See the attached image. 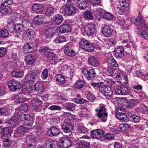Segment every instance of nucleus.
<instances>
[{
    "label": "nucleus",
    "mask_w": 148,
    "mask_h": 148,
    "mask_svg": "<svg viewBox=\"0 0 148 148\" xmlns=\"http://www.w3.org/2000/svg\"><path fill=\"white\" fill-rule=\"evenodd\" d=\"M76 40L79 43L80 47L82 49L88 52L93 51V45L88 40L82 38H77Z\"/></svg>",
    "instance_id": "obj_1"
},
{
    "label": "nucleus",
    "mask_w": 148,
    "mask_h": 148,
    "mask_svg": "<svg viewBox=\"0 0 148 148\" xmlns=\"http://www.w3.org/2000/svg\"><path fill=\"white\" fill-rule=\"evenodd\" d=\"M106 110V108L102 105H100L95 110L96 113L95 114V116L99 119L101 121L104 122L107 120L108 116V113Z\"/></svg>",
    "instance_id": "obj_2"
},
{
    "label": "nucleus",
    "mask_w": 148,
    "mask_h": 148,
    "mask_svg": "<svg viewBox=\"0 0 148 148\" xmlns=\"http://www.w3.org/2000/svg\"><path fill=\"white\" fill-rule=\"evenodd\" d=\"M131 21L136 25L141 27L145 28L147 27V25L146 24L144 18L140 14H139L138 17L136 18L134 17L132 18Z\"/></svg>",
    "instance_id": "obj_3"
},
{
    "label": "nucleus",
    "mask_w": 148,
    "mask_h": 148,
    "mask_svg": "<svg viewBox=\"0 0 148 148\" xmlns=\"http://www.w3.org/2000/svg\"><path fill=\"white\" fill-rule=\"evenodd\" d=\"M78 10L73 4H68L67 2L66 3L65 12L68 16H73L78 12Z\"/></svg>",
    "instance_id": "obj_4"
},
{
    "label": "nucleus",
    "mask_w": 148,
    "mask_h": 148,
    "mask_svg": "<svg viewBox=\"0 0 148 148\" xmlns=\"http://www.w3.org/2000/svg\"><path fill=\"white\" fill-rule=\"evenodd\" d=\"M59 143L61 147L68 148L72 144L73 141L70 138L67 137H63L60 139Z\"/></svg>",
    "instance_id": "obj_5"
},
{
    "label": "nucleus",
    "mask_w": 148,
    "mask_h": 148,
    "mask_svg": "<svg viewBox=\"0 0 148 148\" xmlns=\"http://www.w3.org/2000/svg\"><path fill=\"white\" fill-rule=\"evenodd\" d=\"M84 31L88 36H92L96 33V26L93 24H88L86 26Z\"/></svg>",
    "instance_id": "obj_6"
},
{
    "label": "nucleus",
    "mask_w": 148,
    "mask_h": 148,
    "mask_svg": "<svg viewBox=\"0 0 148 148\" xmlns=\"http://www.w3.org/2000/svg\"><path fill=\"white\" fill-rule=\"evenodd\" d=\"M61 129L63 132L68 133V135L67 136H69L71 133V130H73V127L72 125L68 122H64L61 125Z\"/></svg>",
    "instance_id": "obj_7"
},
{
    "label": "nucleus",
    "mask_w": 148,
    "mask_h": 148,
    "mask_svg": "<svg viewBox=\"0 0 148 148\" xmlns=\"http://www.w3.org/2000/svg\"><path fill=\"white\" fill-rule=\"evenodd\" d=\"M100 89L101 92L106 97H110L113 95V90L109 86L103 85Z\"/></svg>",
    "instance_id": "obj_8"
},
{
    "label": "nucleus",
    "mask_w": 148,
    "mask_h": 148,
    "mask_svg": "<svg viewBox=\"0 0 148 148\" xmlns=\"http://www.w3.org/2000/svg\"><path fill=\"white\" fill-rule=\"evenodd\" d=\"M102 33L106 37H110L113 35V30L110 26L105 25L102 28Z\"/></svg>",
    "instance_id": "obj_9"
},
{
    "label": "nucleus",
    "mask_w": 148,
    "mask_h": 148,
    "mask_svg": "<svg viewBox=\"0 0 148 148\" xmlns=\"http://www.w3.org/2000/svg\"><path fill=\"white\" fill-rule=\"evenodd\" d=\"M82 74L88 80H90L95 77L96 75V73L93 69L89 70L84 69L82 71Z\"/></svg>",
    "instance_id": "obj_10"
},
{
    "label": "nucleus",
    "mask_w": 148,
    "mask_h": 148,
    "mask_svg": "<svg viewBox=\"0 0 148 148\" xmlns=\"http://www.w3.org/2000/svg\"><path fill=\"white\" fill-rule=\"evenodd\" d=\"M18 119V112H15L11 118L7 121V123L10 125L12 128L15 126L17 124V120Z\"/></svg>",
    "instance_id": "obj_11"
},
{
    "label": "nucleus",
    "mask_w": 148,
    "mask_h": 148,
    "mask_svg": "<svg viewBox=\"0 0 148 148\" xmlns=\"http://www.w3.org/2000/svg\"><path fill=\"white\" fill-rule=\"evenodd\" d=\"M105 132L100 129H97L92 131L91 132V136L92 138L97 139H100Z\"/></svg>",
    "instance_id": "obj_12"
},
{
    "label": "nucleus",
    "mask_w": 148,
    "mask_h": 148,
    "mask_svg": "<svg viewBox=\"0 0 148 148\" xmlns=\"http://www.w3.org/2000/svg\"><path fill=\"white\" fill-rule=\"evenodd\" d=\"M36 45L35 43L33 42L25 44L23 46L24 52L26 53H31L33 51L34 47Z\"/></svg>",
    "instance_id": "obj_13"
},
{
    "label": "nucleus",
    "mask_w": 148,
    "mask_h": 148,
    "mask_svg": "<svg viewBox=\"0 0 148 148\" xmlns=\"http://www.w3.org/2000/svg\"><path fill=\"white\" fill-rule=\"evenodd\" d=\"M60 133V129L56 127L52 126L47 132V134L49 136H57Z\"/></svg>",
    "instance_id": "obj_14"
},
{
    "label": "nucleus",
    "mask_w": 148,
    "mask_h": 148,
    "mask_svg": "<svg viewBox=\"0 0 148 148\" xmlns=\"http://www.w3.org/2000/svg\"><path fill=\"white\" fill-rule=\"evenodd\" d=\"M114 56L116 58H122L125 55L124 49L123 46H118L114 51Z\"/></svg>",
    "instance_id": "obj_15"
},
{
    "label": "nucleus",
    "mask_w": 148,
    "mask_h": 148,
    "mask_svg": "<svg viewBox=\"0 0 148 148\" xmlns=\"http://www.w3.org/2000/svg\"><path fill=\"white\" fill-rule=\"evenodd\" d=\"M8 84L9 88L12 91H16L18 89V82L15 80H11L9 81Z\"/></svg>",
    "instance_id": "obj_16"
},
{
    "label": "nucleus",
    "mask_w": 148,
    "mask_h": 148,
    "mask_svg": "<svg viewBox=\"0 0 148 148\" xmlns=\"http://www.w3.org/2000/svg\"><path fill=\"white\" fill-rule=\"evenodd\" d=\"M53 17V21L54 25L56 26L60 25L64 20L63 16L60 14H56Z\"/></svg>",
    "instance_id": "obj_17"
},
{
    "label": "nucleus",
    "mask_w": 148,
    "mask_h": 148,
    "mask_svg": "<svg viewBox=\"0 0 148 148\" xmlns=\"http://www.w3.org/2000/svg\"><path fill=\"white\" fill-rule=\"evenodd\" d=\"M56 30L54 28H49L45 32V36L47 38H51L55 35Z\"/></svg>",
    "instance_id": "obj_18"
},
{
    "label": "nucleus",
    "mask_w": 148,
    "mask_h": 148,
    "mask_svg": "<svg viewBox=\"0 0 148 148\" xmlns=\"http://www.w3.org/2000/svg\"><path fill=\"white\" fill-rule=\"evenodd\" d=\"M38 77L35 75H32L30 72H28L25 79V82L29 84L33 83L38 79Z\"/></svg>",
    "instance_id": "obj_19"
},
{
    "label": "nucleus",
    "mask_w": 148,
    "mask_h": 148,
    "mask_svg": "<svg viewBox=\"0 0 148 148\" xmlns=\"http://www.w3.org/2000/svg\"><path fill=\"white\" fill-rule=\"evenodd\" d=\"M21 121H24L27 124L30 123L32 122V118L28 114H22L20 116Z\"/></svg>",
    "instance_id": "obj_20"
},
{
    "label": "nucleus",
    "mask_w": 148,
    "mask_h": 148,
    "mask_svg": "<svg viewBox=\"0 0 148 148\" xmlns=\"http://www.w3.org/2000/svg\"><path fill=\"white\" fill-rule=\"evenodd\" d=\"M10 136L11 133L9 132V128L8 127H5L4 132L1 136L3 142H7L9 140Z\"/></svg>",
    "instance_id": "obj_21"
},
{
    "label": "nucleus",
    "mask_w": 148,
    "mask_h": 148,
    "mask_svg": "<svg viewBox=\"0 0 148 148\" xmlns=\"http://www.w3.org/2000/svg\"><path fill=\"white\" fill-rule=\"evenodd\" d=\"M88 0H77L76 4L77 7L82 10H84L87 6Z\"/></svg>",
    "instance_id": "obj_22"
},
{
    "label": "nucleus",
    "mask_w": 148,
    "mask_h": 148,
    "mask_svg": "<svg viewBox=\"0 0 148 148\" xmlns=\"http://www.w3.org/2000/svg\"><path fill=\"white\" fill-rule=\"evenodd\" d=\"M46 56L51 64H54L57 62L58 59L57 56L53 53L50 52L48 53L46 55Z\"/></svg>",
    "instance_id": "obj_23"
},
{
    "label": "nucleus",
    "mask_w": 148,
    "mask_h": 148,
    "mask_svg": "<svg viewBox=\"0 0 148 148\" xmlns=\"http://www.w3.org/2000/svg\"><path fill=\"white\" fill-rule=\"evenodd\" d=\"M26 142L28 143L27 144V147L30 148H34L35 146L36 142L35 140L31 135H29L26 137Z\"/></svg>",
    "instance_id": "obj_24"
},
{
    "label": "nucleus",
    "mask_w": 148,
    "mask_h": 148,
    "mask_svg": "<svg viewBox=\"0 0 148 148\" xmlns=\"http://www.w3.org/2000/svg\"><path fill=\"white\" fill-rule=\"evenodd\" d=\"M116 78L117 81L122 85L127 84L128 83V78L127 76H122L120 75H117Z\"/></svg>",
    "instance_id": "obj_25"
},
{
    "label": "nucleus",
    "mask_w": 148,
    "mask_h": 148,
    "mask_svg": "<svg viewBox=\"0 0 148 148\" xmlns=\"http://www.w3.org/2000/svg\"><path fill=\"white\" fill-rule=\"evenodd\" d=\"M47 148H58V145L56 142L51 139L47 140L45 142Z\"/></svg>",
    "instance_id": "obj_26"
},
{
    "label": "nucleus",
    "mask_w": 148,
    "mask_h": 148,
    "mask_svg": "<svg viewBox=\"0 0 148 148\" xmlns=\"http://www.w3.org/2000/svg\"><path fill=\"white\" fill-rule=\"evenodd\" d=\"M64 52L66 55L70 56H75V52L70 47L68 46L67 45H66L64 46Z\"/></svg>",
    "instance_id": "obj_27"
},
{
    "label": "nucleus",
    "mask_w": 148,
    "mask_h": 148,
    "mask_svg": "<svg viewBox=\"0 0 148 148\" xmlns=\"http://www.w3.org/2000/svg\"><path fill=\"white\" fill-rule=\"evenodd\" d=\"M45 19L44 16L41 15H38L36 16L34 18V22L35 24L40 25L42 24Z\"/></svg>",
    "instance_id": "obj_28"
},
{
    "label": "nucleus",
    "mask_w": 148,
    "mask_h": 148,
    "mask_svg": "<svg viewBox=\"0 0 148 148\" xmlns=\"http://www.w3.org/2000/svg\"><path fill=\"white\" fill-rule=\"evenodd\" d=\"M125 105L126 108H130L132 109L134 106L135 105V101L132 99L124 100Z\"/></svg>",
    "instance_id": "obj_29"
},
{
    "label": "nucleus",
    "mask_w": 148,
    "mask_h": 148,
    "mask_svg": "<svg viewBox=\"0 0 148 148\" xmlns=\"http://www.w3.org/2000/svg\"><path fill=\"white\" fill-rule=\"evenodd\" d=\"M32 8L33 11L37 13H40L43 10V5L41 4H36L33 5Z\"/></svg>",
    "instance_id": "obj_30"
},
{
    "label": "nucleus",
    "mask_w": 148,
    "mask_h": 148,
    "mask_svg": "<svg viewBox=\"0 0 148 148\" xmlns=\"http://www.w3.org/2000/svg\"><path fill=\"white\" fill-rule=\"evenodd\" d=\"M70 27L68 24H63L60 27L59 32L61 33H65L70 31Z\"/></svg>",
    "instance_id": "obj_31"
},
{
    "label": "nucleus",
    "mask_w": 148,
    "mask_h": 148,
    "mask_svg": "<svg viewBox=\"0 0 148 148\" xmlns=\"http://www.w3.org/2000/svg\"><path fill=\"white\" fill-rule=\"evenodd\" d=\"M34 87L35 90L38 93H41L44 90L43 84L41 82H37Z\"/></svg>",
    "instance_id": "obj_32"
},
{
    "label": "nucleus",
    "mask_w": 148,
    "mask_h": 148,
    "mask_svg": "<svg viewBox=\"0 0 148 148\" xmlns=\"http://www.w3.org/2000/svg\"><path fill=\"white\" fill-rule=\"evenodd\" d=\"M89 64L94 66L97 67L99 65V63L97 60L94 56H90L88 59Z\"/></svg>",
    "instance_id": "obj_33"
},
{
    "label": "nucleus",
    "mask_w": 148,
    "mask_h": 148,
    "mask_svg": "<svg viewBox=\"0 0 148 148\" xmlns=\"http://www.w3.org/2000/svg\"><path fill=\"white\" fill-rule=\"evenodd\" d=\"M0 12L4 14H9L12 13V10L9 7L6 6L0 8Z\"/></svg>",
    "instance_id": "obj_34"
},
{
    "label": "nucleus",
    "mask_w": 148,
    "mask_h": 148,
    "mask_svg": "<svg viewBox=\"0 0 148 148\" xmlns=\"http://www.w3.org/2000/svg\"><path fill=\"white\" fill-rule=\"evenodd\" d=\"M127 114L129 116V118L132 122L137 123L140 121L139 117L135 114H132L130 112H128Z\"/></svg>",
    "instance_id": "obj_35"
},
{
    "label": "nucleus",
    "mask_w": 148,
    "mask_h": 148,
    "mask_svg": "<svg viewBox=\"0 0 148 148\" xmlns=\"http://www.w3.org/2000/svg\"><path fill=\"white\" fill-rule=\"evenodd\" d=\"M107 62L112 66L117 67L118 64L116 61L112 57H110L107 58Z\"/></svg>",
    "instance_id": "obj_36"
},
{
    "label": "nucleus",
    "mask_w": 148,
    "mask_h": 148,
    "mask_svg": "<svg viewBox=\"0 0 148 148\" xmlns=\"http://www.w3.org/2000/svg\"><path fill=\"white\" fill-rule=\"evenodd\" d=\"M25 61L28 64H31L33 63L35 61L31 54H27L25 59Z\"/></svg>",
    "instance_id": "obj_37"
},
{
    "label": "nucleus",
    "mask_w": 148,
    "mask_h": 148,
    "mask_svg": "<svg viewBox=\"0 0 148 148\" xmlns=\"http://www.w3.org/2000/svg\"><path fill=\"white\" fill-rule=\"evenodd\" d=\"M117 117L122 122H127L129 120V116H127L125 114H117Z\"/></svg>",
    "instance_id": "obj_38"
},
{
    "label": "nucleus",
    "mask_w": 148,
    "mask_h": 148,
    "mask_svg": "<svg viewBox=\"0 0 148 148\" xmlns=\"http://www.w3.org/2000/svg\"><path fill=\"white\" fill-rule=\"evenodd\" d=\"M19 90H21V93L24 94L31 92L33 90L32 87L31 86H28L27 88L19 86Z\"/></svg>",
    "instance_id": "obj_39"
},
{
    "label": "nucleus",
    "mask_w": 148,
    "mask_h": 148,
    "mask_svg": "<svg viewBox=\"0 0 148 148\" xmlns=\"http://www.w3.org/2000/svg\"><path fill=\"white\" fill-rule=\"evenodd\" d=\"M127 109V108H126L124 104L122 107H118V110H116L115 111V113L116 114H125L126 110Z\"/></svg>",
    "instance_id": "obj_40"
},
{
    "label": "nucleus",
    "mask_w": 148,
    "mask_h": 148,
    "mask_svg": "<svg viewBox=\"0 0 148 148\" xmlns=\"http://www.w3.org/2000/svg\"><path fill=\"white\" fill-rule=\"evenodd\" d=\"M56 80L60 84H63L65 82L64 77L60 74H57L56 75Z\"/></svg>",
    "instance_id": "obj_41"
},
{
    "label": "nucleus",
    "mask_w": 148,
    "mask_h": 148,
    "mask_svg": "<svg viewBox=\"0 0 148 148\" xmlns=\"http://www.w3.org/2000/svg\"><path fill=\"white\" fill-rule=\"evenodd\" d=\"M135 31L139 36L143 38L147 39V37H148V34L142 31L141 29L138 28H136Z\"/></svg>",
    "instance_id": "obj_42"
},
{
    "label": "nucleus",
    "mask_w": 148,
    "mask_h": 148,
    "mask_svg": "<svg viewBox=\"0 0 148 148\" xmlns=\"http://www.w3.org/2000/svg\"><path fill=\"white\" fill-rule=\"evenodd\" d=\"M85 86L84 82L82 80H78L75 84V86L76 88L79 89Z\"/></svg>",
    "instance_id": "obj_43"
},
{
    "label": "nucleus",
    "mask_w": 148,
    "mask_h": 148,
    "mask_svg": "<svg viewBox=\"0 0 148 148\" xmlns=\"http://www.w3.org/2000/svg\"><path fill=\"white\" fill-rule=\"evenodd\" d=\"M66 40V38L64 36L57 37L53 40V42L56 43H61L65 42Z\"/></svg>",
    "instance_id": "obj_44"
},
{
    "label": "nucleus",
    "mask_w": 148,
    "mask_h": 148,
    "mask_svg": "<svg viewBox=\"0 0 148 148\" xmlns=\"http://www.w3.org/2000/svg\"><path fill=\"white\" fill-rule=\"evenodd\" d=\"M64 104L65 108L67 110L71 111L73 110L75 106V104L70 102L65 103Z\"/></svg>",
    "instance_id": "obj_45"
},
{
    "label": "nucleus",
    "mask_w": 148,
    "mask_h": 148,
    "mask_svg": "<svg viewBox=\"0 0 148 148\" xmlns=\"http://www.w3.org/2000/svg\"><path fill=\"white\" fill-rule=\"evenodd\" d=\"M76 131L78 133L84 134L86 131V128L82 125H79L76 127Z\"/></svg>",
    "instance_id": "obj_46"
},
{
    "label": "nucleus",
    "mask_w": 148,
    "mask_h": 148,
    "mask_svg": "<svg viewBox=\"0 0 148 148\" xmlns=\"http://www.w3.org/2000/svg\"><path fill=\"white\" fill-rule=\"evenodd\" d=\"M105 10L101 8H96L94 10V13L96 15L99 16H103Z\"/></svg>",
    "instance_id": "obj_47"
},
{
    "label": "nucleus",
    "mask_w": 148,
    "mask_h": 148,
    "mask_svg": "<svg viewBox=\"0 0 148 148\" xmlns=\"http://www.w3.org/2000/svg\"><path fill=\"white\" fill-rule=\"evenodd\" d=\"M114 16L113 15L111 14L109 12L105 11V13H104L103 15V18L108 20H110L112 19Z\"/></svg>",
    "instance_id": "obj_48"
},
{
    "label": "nucleus",
    "mask_w": 148,
    "mask_h": 148,
    "mask_svg": "<svg viewBox=\"0 0 148 148\" xmlns=\"http://www.w3.org/2000/svg\"><path fill=\"white\" fill-rule=\"evenodd\" d=\"M129 128L128 125L127 124H120L118 127V130L120 131H124L127 130Z\"/></svg>",
    "instance_id": "obj_49"
},
{
    "label": "nucleus",
    "mask_w": 148,
    "mask_h": 148,
    "mask_svg": "<svg viewBox=\"0 0 148 148\" xmlns=\"http://www.w3.org/2000/svg\"><path fill=\"white\" fill-rule=\"evenodd\" d=\"M8 31L6 29H0V37L2 38H6L9 35Z\"/></svg>",
    "instance_id": "obj_50"
},
{
    "label": "nucleus",
    "mask_w": 148,
    "mask_h": 148,
    "mask_svg": "<svg viewBox=\"0 0 148 148\" xmlns=\"http://www.w3.org/2000/svg\"><path fill=\"white\" fill-rule=\"evenodd\" d=\"M121 95H126L129 94L130 90L126 86H121Z\"/></svg>",
    "instance_id": "obj_51"
},
{
    "label": "nucleus",
    "mask_w": 148,
    "mask_h": 148,
    "mask_svg": "<svg viewBox=\"0 0 148 148\" xmlns=\"http://www.w3.org/2000/svg\"><path fill=\"white\" fill-rule=\"evenodd\" d=\"M108 86H111L114 88L117 84L113 79H107L106 81Z\"/></svg>",
    "instance_id": "obj_52"
},
{
    "label": "nucleus",
    "mask_w": 148,
    "mask_h": 148,
    "mask_svg": "<svg viewBox=\"0 0 148 148\" xmlns=\"http://www.w3.org/2000/svg\"><path fill=\"white\" fill-rule=\"evenodd\" d=\"M104 138L108 140H110L114 139V136L113 134L108 133L103 135Z\"/></svg>",
    "instance_id": "obj_53"
},
{
    "label": "nucleus",
    "mask_w": 148,
    "mask_h": 148,
    "mask_svg": "<svg viewBox=\"0 0 148 148\" xmlns=\"http://www.w3.org/2000/svg\"><path fill=\"white\" fill-rule=\"evenodd\" d=\"M79 145L82 148H88L90 144L87 141L82 140L79 143Z\"/></svg>",
    "instance_id": "obj_54"
},
{
    "label": "nucleus",
    "mask_w": 148,
    "mask_h": 148,
    "mask_svg": "<svg viewBox=\"0 0 148 148\" xmlns=\"http://www.w3.org/2000/svg\"><path fill=\"white\" fill-rule=\"evenodd\" d=\"M84 17L87 19L92 20L93 16L91 12L89 11H86L84 14Z\"/></svg>",
    "instance_id": "obj_55"
},
{
    "label": "nucleus",
    "mask_w": 148,
    "mask_h": 148,
    "mask_svg": "<svg viewBox=\"0 0 148 148\" xmlns=\"http://www.w3.org/2000/svg\"><path fill=\"white\" fill-rule=\"evenodd\" d=\"M103 83L102 82H100L99 83H91V85L92 86H93L95 88H99V91L101 92V88L103 86V85H102Z\"/></svg>",
    "instance_id": "obj_56"
},
{
    "label": "nucleus",
    "mask_w": 148,
    "mask_h": 148,
    "mask_svg": "<svg viewBox=\"0 0 148 148\" xmlns=\"http://www.w3.org/2000/svg\"><path fill=\"white\" fill-rule=\"evenodd\" d=\"M48 73L47 69H44L41 75V78L44 79H46L48 77Z\"/></svg>",
    "instance_id": "obj_57"
},
{
    "label": "nucleus",
    "mask_w": 148,
    "mask_h": 148,
    "mask_svg": "<svg viewBox=\"0 0 148 148\" xmlns=\"http://www.w3.org/2000/svg\"><path fill=\"white\" fill-rule=\"evenodd\" d=\"M121 86H120L117 84L116 86L114 87L113 89L117 95H121Z\"/></svg>",
    "instance_id": "obj_58"
},
{
    "label": "nucleus",
    "mask_w": 148,
    "mask_h": 148,
    "mask_svg": "<svg viewBox=\"0 0 148 148\" xmlns=\"http://www.w3.org/2000/svg\"><path fill=\"white\" fill-rule=\"evenodd\" d=\"M26 32L27 36L29 38H32L34 37V32L33 30L28 29L27 30Z\"/></svg>",
    "instance_id": "obj_59"
},
{
    "label": "nucleus",
    "mask_w": 148,
    "mask_h": 148,
    "mask_svg": "<svg viewBox=\"0 0 148 148\" xmlns=\"http://www.w3.org/2000/svg\"><path fill=\"white\" fill-rule=\"evenodd\" d=\"M74 101L76 103L80 104L86 103L88 102L86 100L81 98H75Z\"/></svg>",
    "instance_id": "obj_60"
},
{
    "label": "nucleus",
    "mask_w": 148,
    "mask_h": 148,
    "mask_svg": "<svg viewBox=\"0 0 148 148\" xmlns=\"http://www.w3.org/2000/svg\"><path fill=\"white\" fill-rule=\"evenodd\" d=\"M42 103V101L37 98L34 99L32 101L33 105L41 106Z\"/></svg>",
    "instance_id": "obj_61"
},
{
    "label": "nucleus",
    "mask_w": 148,
    "mask_h": 148,
    "mask_svg": "<svg viewBox=\"0 0 148 148\" xmlns=\"http://www.w3.org/2000/svg\"><path fill=\"white\" fill-rule=\"evenodd\" d=\"M10 114V113L7 110L3 108H0V115L8 116Z\"/></svg>",
    "instance_id": "obj_62"
},
{
    "label": "nucleus",
    "mask_w": 148,
    "mask_h": 148,
    "mask_svg": "<svg viewBox=\"0 0 148 148\" xmlns=\"http://www.w3.org/2000/svg\"><path fill=\"white\" fill-rule=\"evenodd\" d=\"M49 49L46 46H44L41 47L40 52L42 53H45L46 55L48 53L50 52H49Z\"/></svg>",
    "instance_id": "obj_63"
},
{
    "label": "nucleus",
    "mask_w": 148,
    "mask_h": 148,
    "mask_svg": "<svg viewBox=\"0 0 148 148\" xmlns=\"http://www.w3.org/2000/svg\"><path fill=\"white\" fill-rule=\"evenodd\" d=\"M54 11V8L53 7H50L48 8L46 11L45 14L46 15L51 16L52 14Z\"/></svg>",
    "instance_id": "obj_64"
}]
</instances>
